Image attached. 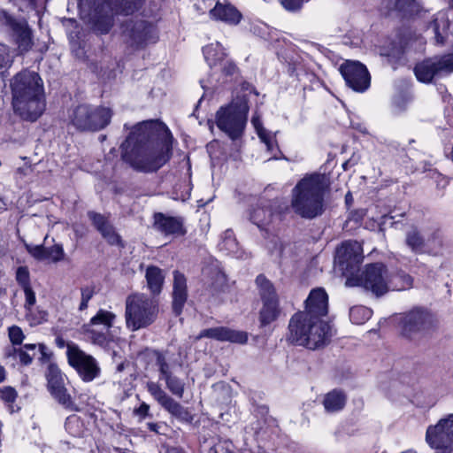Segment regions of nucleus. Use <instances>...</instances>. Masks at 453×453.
I'll return each mask as SVG.
<instances>
[{
	"label": "nucleus",
	"instance_id": "f257e3e1",
	"mask_svg": "<svg viewBox=\"0 0 453 453\" xmlns=\"http://www.w3.org/2000/svg\"><path fill=\"white\" fill-rule=\"evenodd\" d=\"M160 6L161 0H79L81 18L98 34L111 30L115 14L139 12L122 25L125 42L137 49L157 41L156 23Z\"/></svg>",
	"mask_w": 453,
	"mask_h": 453
},
{
	"label": "nucleus",
	"instance_id": "f03ea898",
	"mask_svg": "<svg viewBox=\"0 0 453 453\" xmlns=\"http://www.w3.org/2000/svg\"><path fill=\"white\" fill-rule=\"evenodd\" d=\"M172 135L165 125L144 121L136 125L122 143V157L134 169L154 172L171 157Z\"/></svg>",
	"mask_w": 453,
	"mask_h": 453
},
{
	"label": "nucleus",
	"instance_id": "7ed1b4c3",
	"mask_svg": "<svg viewBox=\"0 0 453 453\" xmlns=\"http://www.w3.org/2000/svg\"><path fill=\"white\" fill-rule=\"evenodd\" d=\"M14 111L24 119L35 121L45 110L43 85L35 72L24 70L11 81Z\"/></svg>",
	"mask_w": 453,
	"mask_h": 453
},
{
	"label": "nucleus",
	"instance_id": "20e7f679",
	"mask_svg": "<svg viewBox=\"0 0 453 453\" xmlns=\"http://www.w3.org/2000/svg\"><path fill=\"white\" fill-rule=\"evenodd\" d=\"M330 180L326 174L312 173L301 179L291 191V208L303 219L320 216L325 210V195Z\"/></svg>",
	"mask_w": 453,
	"mask_h": 453
},
{
	"label": "nucleus",
	"instance_id": "39448f33",
	"mask_svg": "<svg viewBox=\"0 0 453 453\" xmlns=\"http://www.w3.org/2000/svg\"><path fill=\"white\" fill-rule=\"evenodd\" d=\"M288 330L289 341L311 349L324 346L332 336L329 323L301 313L291 318Z\"/></svg>",
	"mask_w": 453,
	"mask_h": 453
},
{
	"label": "nucleus",
	"instance_id": "423d86ee",
	"mask_svg": "<svg viewBox=\"0 0 453 453\" xmlns=\"http://www.w3.org/2000/svg\"><path fill=\"white\" fill-rule=\"evenodd\" d=\"M249 112L246 96H237L219 108L216 113V125L232 140L238 139L243 134Z\"/></svg>",
	"mask_w": 453,
	"mask_h": 453
},
{
	"label": "nucleus",
	"instance_id": "0eeeda50",
	"mask_svg": "<svg viewBox=\"0 0 453 453\" xmlns=\"http://www.w3.org/2000/svg\"><path fill=\"white\" fill-rule=\"evenodd\" d=\"M157 311L155 300L144 294L130 295L126 300V326L132 332L148 327L155 321Z\"/></svg>",
	"mask_w": 453,
	"mask_h": 453
},
{
	"label": "nucleus",
	"instance_id": "6e6552de",
	"mask_svg": "<svg viewBox=\"0 0 453 453\" xmlns=\"http://www.w3.org/2000/svg\"><path fill=\"white\" fill-rule=\"evenodd\" d=\"M112 112L107 107H94L81 104L75 107L71 114L72 124L79 130L97 131L104 128L111 121Z\"/></svg>",
	"mask_w": 453,
	"mask_h": 453
},
{
	"label": "nucleus",
	"instance_id": "1a4fd4ad",
	"mask_svg": "<svg viewBox=\"0 0 453 453\" xmlns=\"http://www.w3.org/2000/svg\"><path fill=\"white\" fill-rule=\"evenodd\" d=\"M389 271L382 263L367 265L363 273L357 278H348L346 285L360 286L375 296H381L388 292Z\"/></svg>",
	"mask_w": 453,
	"mask_h": 453
},
{
	"label": "nucleus",
	"instance_id": "9d476101",
	"mask_svg": "<svg viewBox=\"0 0 453 453\" xmlns=\"http://www.w3.org/2000/svg\"><path fill=\"white\" fill-rule=\"evenodd\" d=\"M116 315L109 311L100 309L91 318L88 324L83 326V332L93 344L107 347L112 341L110 329L112 327Z\"/></svg>",
	"mask_w": 453,
	"mask_h": 453
},
{
	"label": "nucleus",
	"instance_id": "9b49d317",
	"mask_svg": "<svg viewBox=\"0 0 453 453\" xmlns=\"http://www.w3.org/2000/svg\"><path fill=\"white\" fill-rule=\"evenodd\" d=\"M66 356L69 365L83 381L90 382L100 375L101 369L96 358L81 349L77 344L67 343Z\"/></svg>",
	"mask_w": 453,
	"mask_h": 453
},
{
	"label": "nucleus",
	"instance_id": "f8f14e48",
	"mask_svg": "<svg viewBox=\"0 0 453 453\" xmlns=\"http://www.w3.org/2000/svg\"><path fill=\"white\" fill-rule=\"evenodd\" d=\"M362 261L363 249L357 242H345L336 250L335 268L347 279L354 278Z\"/></svg>",
	"mask_w": 453,
	"mask_h": 453
},
{
	"label": "nucleus",
	"instance_id": "ddd939ff",
	"mask_svg": "<svg viewBox=\"0 0 453 453\" xmlns=\"http://www.w3.org/2000/svg\"><path fill=\"white\" fill-rule=\"evenodd\" d=\"M426 440L440 453H453V414H449L436 425L428 426Z\"/></svg>",
	"mask_w": 453,
	"mask_h": 453
},
{
	"label": "nucleus",
	"instance_id": "4468645a",
	"mask_svg": "<svg viewBox=\"0 0 453 453\" xmlns=\"http://www.w3.org/2000/svg\"><path fill=\"white\" fill-rule=\"evenodd\" d=\"M0 27L10 35L20 52H26L31 49L32 32L26 20L17 19L0 9Z\"/></svg>",
	"mask_w": 453,
	"mask_h": 453
},
{
	"label": "nucleus",
	"instance_id": "2eb2a0df",
	"mask_svg": "<svg viewBox=\"0 0 453 453\" xmlns=\"http://www.w3.org/2000/svg\"><path fill=\"white\" fill-rule=\"evenodd\" d=\"M47 386L52 397L69 411H77V406L65 385L67 378L58 365L50 364L46 372Z\"/></svg>",
	"mask_w": 453,
	"mask_h": 453
},
{
	"label": "nucleus",
	"instance_id": "dca6fc26",
	"mask_svg": "<svg viewBox=\"0 0 453 453\" xmlns=\"http://www.w3.org/2000/svg\"><path fill=\"white\" fill-rule=\"evenodd\" d=\"M435 326L434 316L426 310L416 308L402 319V333L411 338L416 334H425Z\"/></svg>",
	"mask_w": 453,
	"mask_h": 453
},
{
	"label": "nucleus",
	"instance_id": "f3484780",
	"mask_svg": "<svg viewBox=\"0 0 453 453\" xmlns=\"http://www.w3.org/2000/svg\"><path fill=\"white\" fill-rule=\"evenodd\" d=\"M146 388L153 399L172 416L183 421L192 420L191 414L188 409L170 396L158 382L148 381Z\"/></svg>",
	"mask_w": 453,
	"mask_h": 453
},
{
	"label": "nucleus",
	"instance_id": "a211bd4d",
	"mask_svg": "<svg viewBox=\"0 0 453 453\" xmlns=\"http://www.w3.org/2000/svg\"><path fill=\"white\" fill-rule=\"evenodd\" d=\"M346 83L357 92H364L370 87L371 77L365 65L357 61H346L340 67Z\"/></svg>",
	"mask_w": 453,
	"mask_h": 453
},
{
	"label": "nucleus",
	"instance_id": "6ab92c4d",
	"mask_svg": "<svg viewBox=\"0 0 453 453\" xmlns=\"http://www.w3.org/2000/svg\"><path fill=\"white\" fill-rule=\"evenodd\" d=\"M328 311V296L323 288H313L305 300L304 311L298 313L323 319Z\"/></svg>",
	"mask_w": 453,
	"mask_h": 453
},
{
	"label": "nucleus",
	"instance_id": "aec40b11",
	"mask_svg": "<svg viewBox=\"0 0 453 453\" xmlns=\"http://www.w3.org/2000/svg\"><path fill=\"white\" fill-rule=\"evenodd\" d=\"M203 337L221 342L227 341L234 343H245L248 340V335L245 332L233 330L225 326L204 329L200 332L197 339Z\"/></svg>",
	"mask_w": 453,
	"mask_h": 453
},
{
	"label": "nucleus",
	"instance_id": "412c9836",
	"mask_svg": "<svg viewBox=\"0 0 453 453\" xmlns=\"http://www.w3.org/2000/svg\"><path fill=\"white\" fill-rule=\"evenodd\" d=\"M211 19L235 26L240 23L242 16L241 12L226 1H217L214 7L210 10Z\"/></svg>",
	"mask_w": 453,
	"mask_h": 453
},
{
	"label": "nucleus",
	"instance_id": "4be33fe9",
	"mask_svg": "<svg viewBox=\"0 0 453 453\" xmlns=\"http://www.w3.org/2000/svg\"><path fill=\"white\" fill-rule=\"evenodd\" d=\"M154 226L156 230L166 236H180L186 232L181 219L166 216L160 212L154 215Z\"/></svg>",
	"mask_w": 453,
	"mask_h": 453
},
{
	"label": "nucleus",
	"instance_id": "5701e85b",
	"mask_svg": "<svg viewBox=\"0 0 453 453\" xmlns=\"http://www.w3.org/2000/svg\"><path fill=\"white\" fill-rule=\"evenodd\" d=\"M276 203V201H260L250 214L251 221L257 225L258 228L262 230L266 229L275 217L273 208Z\"/></svg>",
	"mask_w": 453,
	"mask_h": 453
},
{
	"label": "nucleus",
	"instance_id": "b1692460",
	"mask_svg": "<svg viewBox=\"0 0 453 453\" xmlns=\"http://www.w3.org/2000/svg\"><path fill=\"white\" fill-rule=\"evenodd\" d=\"M251 124L261 142L265 144L267 150L272 154L271 158H280V151L275 139V134H272L263 127L260 117L257 113L252 117Z\"/></svg>",
	"mask_w": 453,
	"mask_h": 453
},
{
	"label": "nucleus",
	"instance_id": "393cba45",
	"mask_svg": "<svg viewBox=\"0 0 453 453\" xmlns=\"http://www.w3.org/2000/svg\"><path fill=\"white\" fill-rule=\"evenodd\" d=\"M88 217L92 220L95 227L111 245L121 244L120 236L116 233L114 227L104 216L95 212H89Z\"/></svg>",
	"mask_w": 453,
	"mask_h": 453
},
{
	"label": "nucleus",
	"instance_id": "a878e982",
	"mask_svg": "<svg viewBox=\"0 0 453 453\" xmlns=\"http://www.w3.org/2000/svg\"><path fill=\"white\" fill-rule=\"evenodd\" d=\"M419 8L416 0H384L380 11L383 15H388L394 10L403 15H411L418 12Z\"/></svg>",
	"mask_w": 453,
	"mask_h": 453
},
{
	"label": "nucleus",
	"instance_id": "bb28decb",
	"mask_svg": "<svg viewBox=\"0 0 453 453\" xmlns=\"http://www.w3.org/2000/svg\"><path fill=\"white\" fill-rule=\"evenodd\" d=\"M449 21L447 12L441 11L436 13L434 19L428 26L434 35V42L437 45H443L449 36Z\"/></svg>",
	"mask_w": 453,
	"mask_h": 453
},
{
	"label": "nucleus",
	"instance_id": "cd10ccee",
	"mask_svg": "<svg viewBox=\"0 0 453 453\" xmlns=\"http://www.w3.org/2000/svg\"><path fill=\"white\" fill-rule=\"evenodd\" d=\"M38 349L42 356L45 355L46 347L43 344L38 345ZM37 353L36 344H25L19 348H13L10 356H12L15 359H18L22 365H30Z\"/></svg>",
	"mask_w": 453,
	"mask_h": 453
},
{
	"label": "nucleus",
	"instance_id": "c85d7f7f",
	"mask_svg": "<svg viewBox=\"0 0 453 453\" xmlns=\"http://www.w3.org/2000/svg\"><path fill=\"white\" fill-rule=\"evenodd\" d=\"M203 53L211 67L220 65L227 56L224 47L218 42L206 45L203 49Z\"/></svg>",
	"mask_w": 453,
	"mask_h": 453
},
{
	"label": "nucleus",
	"instance_id": "c756f323",
	"mask_svg": "<svg viewBox=\"0 0 453 453\" xmlns=\"http://www.w3.org/2000/svg\"><path fill=\"white\" fill-rule=\"evenodd\" d=\"M145 278L150 291L153 295L159 294L165 280L164 272L157 266H149L146 270Z\"/></svg>",
	"mask_w": 453,
	"mask_h": 453
},
{
	"label": "nucleus",
	"instance_id": "7c9ffc66",
	"mask_svg": "<svg viewBox=\"0 0 453 453\" xmlns=\"http://www.w3.org/2000/svg\"><path fill=\"white\" fill-rule=\"evenodd\" d=\"M346 403V395L340 390H332L325 395L323 405L326 412H337L343 409Z\"/></svg>",
	"mask_w": 453,
	"mask_h": 453
},
{
	"label": "nucleus",
	"instance_id": "2f4dec72",
	"mask_svg": "<svg viewBox=\"0 0 453 453\" xmlns=\"http://www.w3.org/2000/svg\"><path fill=\"white\" fill-rule=\"evenodd\" d=\"M280 313L279 300L265 301L259 312V321L262 326H267L275 321Z\"/></svg>",
	"mask_w": 453,
	"mask_h": 453
},
{
	"label": "nucleus",
	"instance_id": "473e14b6",
	"mask_svg": "<svg viewBox=\"0 0 453 453\" xmlns=\"http://www.w3.org/2000/svg\"><path fill=\"white\" fill-rule=\"evenodd\" d=\"M388 291H402L411 288L412 278L404 272L389 273Z\"/></svg>",
	"mask_w": 453,
	"mask_h": 453
},
{
	"label": "nucleus",
	"instance_id": "72a5a7b5",
	"mask_svg": "<svg viewBox=\"0 0 453 453\" xmlns=\"http://www.w3.org/2000/svg\"><path fill=\"white\" fill-rule=\"evenodd\" d=\"M262 302L278 300L275 289L273 284L264 276L258 275L256 279Z\"/></svg>",
	"mask_w": 453,
	"mask_h": 453
},
{
	"label": "nucleus",
	"instance_id": "f704fd0d",
	"mask_svg": "<svg viewBox=\"0 0 453 453\" xmlns=\"http://www.w3.org/2000/svg\"><path fill=\"white\" fill-rule=\"evenodd\" d=\"M405 242L407 246L415 253H424L425 252V242L426 240L420 234V233L416 229L412 228L406 234Z\"/></svg>",
	"mask_w": 453,
	"mask_h": 453
},
{
	"label": "nucleus",
	"instance_id": "c9c22d12",
	"mask_svg": "<svg viewBox=\"0 0 453 453\" xmlns=\"http://www.w3.org/2000/svg\"><path fill=\"white\" fill-rule=\"evenodd\" d=\"M443 246L441 234L439 231H434L430 234L425 242V252L438 255Z\"/></svg>",
	"mask_w": 453,
	"mask_h": 453
},
{
	"label": "nucleus",
	"instance_id": "e433bc0d",
	"mask_svg": "<svg viewBox=\"0 0 453 453\" xmlns=\"http://www.w3.org/2000/svg\"><path fill=\"white\" fill-rule=\"evenodd\" d=\"M372 310L363 305L353 306L349 310V319L352 323L357 325L365 323L372 317Z\"/></svg>",
	"mask_w": 453,
	"mask_h": 453
},
{
	"label": "nucleus",
	"instance_id": "4c0bfd02",
	"mask_svg": "<svg viewBox=\"0 0 453 453\" xmlns=\"http://www.w3.org/2000/svg\"><path fill=\"white\" fill-rule=\"evenodd\" d=\"M163 380H165L166 388L173 395L182 398L185 391V384L180 379L171 374Z\"/></svg>",
	"mask_w": 453,
	"mask_h": 453
},
{
	"label": "nucleus",
	"instance_id": "58836bf2",
	"mask_svg": "<svg viewBox=\"0 0 453 453\" xmlns=\"http://www.w3.org/2000/svg\"><path fill=\"white\" fill-rule=\"evenodd\" d=\"M154 355L156 357V365L160 373V380H164L169 375L173 374L171 371V365L166 358V356L160 351H155Z\"/></svg>",
	"mask_w": 453,
	"mask_h": 453
},
{
	"label": "nucleus",
	"instance_id": "ea45409f",
	"mask_svg": "<svg viewBox=\"0 0 453 453\" xmlns=\"http://www.w3.org/2000/svg\"><path fill=\"white\" fill-rule=\"evenodd\" d=\"M48 313L38 307L35 306L34 308L26 311L25 317L27 320L29 322L31 326H37L47 319Z\"/></svg>",
	"mask_w": 453,
	"mask_h": 453
},
{
	"label": "nucleus",
	"instance_id": "a19ab883",
	"mask_svg": "<svg viewBox=\"0 0 453 453\" xmlns=\"http://www.w3.org/2000/svg\"><path fill=\"white\" fill-rule=\"evenodd\" d=\"M18 397L16 389L11 386H4L0 388V399L12 411H13V403Z\"/></svg>",
	"mask_w": 453,
	"mask_h": 453
},
{
	"label": "nucleus",
	"instance_id": "79ce46f5",
	"mask_svg": "<svg viewBox=\"0 0 453 453\" xmlns=\"http://www.w3.org/2000/svg\"><path fill=\"white\" fill-rule=\"evenodd\" d=\"M65 251L61 244H54L46 248V261L58 263L64 259Z\"/></svg>",
	"mask_w": 453,
	"mask_h": 453
},
{
	"label": "nucleus",
	"instance_id": "37998d69",
	"mask_svg": "<svg viewBox=\"0 0 453 453\" xmlns=\"http://www.w3.org/2000/svg\"><path fill=\"white\" fill-rule=\"evenodd\" d=\"M188 293L183 290H173V309L179 315L182 311L183 306L187 301Z\"/></svg>",
	"mask_w": 453,
	"mask_h": 453
},
{
	"label": "nucleus",
	"instance_id": "c03bdc74",
	"mask_svg": "<svg viewBox=\"0 0 453 453\" xmlns=\"http://www.w3.org/2000/svg\"><path fill=\"white\" fill-rule=\"evenodd\" d=\"M65 427V430L73 436H80L82 432L80 418L75 415L66 418Z\"/></svg>",
	"mask_w": 453,
	"mask_h": 453
},
{
	"label": "nucleus",
	"instance_id": "a18cd8bd",
	"mask_svg": "<svg viewBox=\"0 0 453 453\" xmlns=\"http://www.w3.org/2000/svg\"><path fill=\"white\" fill-rule=\"evenodd\" d=\"M238 243L234 237L232 230H226L224 233V239L222 242V249L227 250L230 253H235L237 250Z\"/></svg>",
	"mask_w": 453,
	"mask_h": 453
},
{
	"label": "nucleus",
	"instance_id": "49530a36",
	"mask_svg": "<svg viewBox=\"0 0 453 453\" xmlns=\"http://www.w3.org/2000/svg\"><path fill=\"white\" fill-rule=\"evenodd\" d=\"M16 280L22 289L31 288L29 271L26 266H19L16 271Z\"/></svg>",
	"mask_w": 453,
	"mask_h": 453
},
{
	"label": "nucleus",
	"instance_id": "de8ad7c7",
	"mask_svg": "<svg viewBox=\"0 0 453 453\" xmlns=\"http://www.w3.org/2000/svg\"><path fill=\"white\" fill-rule=\"evenodd\" d=\"M12 63V55L10 48L0 42V68L10 67Z\"/></svg>",
	"mask_w": 453,
	"mask_h": 453
},
{
	"label": "nucleus",
	"instance_id": "09e8293b",
	"mask_svg": "<svg viewBox=\"0 0 453 453\" xmlns=\"http://www.w3.org/2000/svg\"><path fill=\"white\" fill-rule=\"evenodd\" d=\"M27 252L37 260L46 261V247L43 245L27 244Z\"/></svg>",
	"mask_w": 453,
	"mask_h": 453
},
{
	"label": "nucleus",
	"instance_id": "8fccbe9b",
	"mask_svg": "<svg viewBox=\"0 0 453 453\" xmlns=\"http://www.w3.org/2000/svg\"><path fill=\"white\" fill-rule=\"evenodd\" d=\"M8 334L13 345H20L25 338L22 329L18 326L9 327Z\"/></svg>",
	"mask_w": 453,
	"mask_h": 453
},
{
	"label": "nucleus",
	"instance_id": "3c124183",
	"mask_svg": "<svg viewBox=\"0 0 453 453\" xmlns=\"http://www.w3.org/2000/svg\"><path fill=\"white\" fill-rule=\"evenodd\" d=\"M95 295V288L91 286H87L81 288V301L79 306L80 311H84L88 308L89 300Z\"/></svg>",
	"mask_w": 453,
	"mask_h": 453
},
{
	"label": "nucleus",
	"instance_id": "603ef678",
	"mask_svg": "<svg viewBox=\"0 0 453 453\" xmlns=\"http://www.w3.org/2000/svg\"><path fill=\"white\" fill-rule=\"evenodd\" d=\"M24 295H25V303H24V309L25 311H28L35 306L36 303V296L35 293L31 288H27L23 289Z\"/></svg>",
	"mask_w": 453,
	"mask_h": 453
},
{
	"label": "nucleus",
	"instance_id": "864d4df0",
	"mask_svg": "<svg viewBox=\"0 0 453 453\" xmlns=\"http://www.w3.org/2000/svg\"><path fill=\"white\" fill-rule=\"evenodd\" d=\"M173 289L187 291V280L180 272L173 273Z\"/></svg>",
	"mask_w": 453,
	"mask_h": 453
},
{
	"label": "nucleus",
	"instance_id": "5fc2aeb1",
	"mask_svg": "<svg viewBox=\"0 0 453 453\" xmlns=\"http://www.w3.org/2000/svg\"><path fill=\"white\" fill-rule=\"evenodd\" d=\"M214 281L211 282L212 288L216 291H223L226 285V276L223 273L217 271L214 273Z\"/></svg>",
	"mask_w": 453,
	"mask_h": 453
},
{
	"label": "nucleus",
	"instance_id": "6e6d98bb",
	"mask_svg": "<svg viewBox=\"0 0 453 453\" xmlns=\"http://www.w3.org/2000/svg\"><path fill=\"white\" fill-rule=\"evenodd\" d=\"M220 66H221V70H222L223 73L226 76H234L238 72V68L235 65V64L229 59H226L220 65Z\"/></svg>",
	"mask_w": 453,
	"mask_h": 453
},
{
	"label": "nucleus",
	"instance_id": "4d7b16f0",
	"mask_svg": "<svg viewBox=\"0 0 453 453\" xmlns=\"http://www.w3.org/2000/svg\"><path fill=\"white\" fill-rule=\"evenodd\" d=\"M134 412L142 418H145L149 416L150 405L146 403H142L141 405L134 411Z\"/></svg>",
	"mask_w": 453,
	"mask_h": 453
},
{
	"label": "nucleus",
	"instance_id": "13d9d810",
	"mask_svg": "<svg viewBox=\"0 0 453 453\" xmlns=\"http://www.w3.org/2000/svg\"><path fill=\"white\" fill-rule=\"evenodd\" d=\"M273 249L271 250V253L273 256H274L276 258L280 257L282 254V245L281 243L274 242Z\"/></svg>",
	"mask_w": 453,
	"mask_h": 453
},
{
	"label": "nucleus",
	"instance_id": "bf43d9fd",
	"mask_svg": "<svg viewBox=\"0 0 453 453\" xmlns=\"http://www.w3.org/2000/svg\"><path fill=\"white\" fill-rule=\"evenodd\" d=\"M147 426L150 431L158 433V425L157 423H148Z\"/></svg>",
	"mask_w": 453,
	"mask_h": 453
},
{
	"label": "nucleus",
	"instance_id": "052dcab7",
	"mask_svg": "<svg viewBox=\"0 0 453 453\" xmlns=\"http://www.w3.org/2000/svg\"><path fill=\"white\" fill-rule=\"evenodd\" d=\"M5 369L2 365H0V383L5 380Z\"/></svg>",
	"mask_w": 453,
	"mask_h": 453
},
{
	"label": "nucleus",
	"instance_id": "680f3d73",
	"mask_svg": "<svg viewBox=\"0 0 453 453\" xmlns=\"http://www.w3.org/2000/svg\"><path fill=\"white\" fill-rule=\"evenodd\" d=\"M382 54L388 55V56L394 55L395 54V48L391 51H384V52H382Z\"/></svg>",
	"mask_w": 453,
	"mask_h": 453
},
{
	"label": "nucleus",
	"instance_id": "e2e57ef3",
	"mask_svg": "<svg viewBox=\"0 0 453 453\" xmlns=\"http://www.w3.org/2000/svg\"><path fill=\"white\" fill-rule=\"evenodd\" d=\"M451 7L453 8V0H451Z\"/></svg>",
	"mask_w": 453,
	"mask_h": 453
}]
</instances>
